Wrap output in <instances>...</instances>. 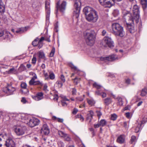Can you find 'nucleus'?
<instances>
[{"label":"nucleus","mask_w":147,"mask_h":147,"mask_svg":"<svg viewBox=\"0 0 147 147\" xmlns=\"http://www.w3.org/2000/svg\"><path fill=\"white\" fill-rule=\"evenodd\" d=\"M83 12L86 15V20L89 22L95 23L97 21L98 15L94 9L89 7H86L84 8Z\"/></svg>","instance_id":"nucleus-1"},{"label":"nucleus","mask_w":147,"mask_h":147,"mask_svg":"<svg viewBox=\"0 0 147 147\" xmlns=\"http://www.w3.org/2000/svg\"><path fill=\"white\" fill-rule=\"evenodd\" d=\"M112 32L116 36L120 37H123L125 32L123 28L118 23H114L112 24Z\"/></svg>","instance_id":"nucleus-2"},{"label":"nucleus","mask_w":147,"mask_h":147,"mask_svg":"<svg viewBox=\"0 0 147 147\" xmlns=\"http://www.w3.org/2000/svg\"><path fill=\"white\" fill-rule=\"evenodd\" d=\"M123 18L126 23L127 22L130 23H133L134 22H136L134 16L133 15H132L129 11H125L124 12Z\"/></svg>","instance_id":"nucleus-3"},{"label":"nucleus","mask_w":147,"mask_h":147,"mask_svg":"<svg viewBox=\"0 0 147 147\" xmlns=\"http://www.w3.org/2000/svg\"><path fill=\"white\" fill-rule=\"evenodd\" d=\"M86 41L88 45L92 46L94 43L95 37L94 35L91 33L86 34Z\"/></svg>","instance_id":"nucleus-4"},{"label":"nucleus","mask_w":147,"mask_h":147,"mask_svg":"<svg viewBox=\"0 0 147 147\" xmlns=\"http://www.w3.org/2000/svg\"><path fill=\"white\" fill-rule=\"evenodd\" d=\"M81 3L80 0H76L75 1L74 7L75 10L74 11V15L75 17L78 18L79 16L80 9Z\"/></svg>","instance_id":"nucleus-5"},{"label":"nucleus","mask_w":147,"mask_h":147,"mask_svg":"<svg viewBox=\"0 0 147 147\" xmlns=\"http://www.w3.org/2000/svg\"><path fill=\"white\" fill-rule=\"evenodd\" d=\"M66 2L65 1H63L61 4H59V2L57 3L56 5L57 10L56 12V15H57L58 10L59 11L62 13L64 12L66 9Z\"/></svg>","instance_id":"nucleus-6"},{"label":"nucleus","mask_w":147,"mask_h":147,"mask_svg":"<svg viewBox=\"0 0 147 147\" xmlns=\"http://www.w3.org/2000/svg\"><path fill=\"white\" fill-rule=\"evenodd\" d=\"M133 15L136 19V23L138 22L140 18L139 8L138 5H135L134 6L132 10Z\"/></svg>","instance_id":"nucleus-7"},{"label":"nucleus","mask_w":147,"mask_h":147,"mask_svg":"<svg viewBox=\"0 0 147 147\" xmlns=\"http://www.w3.org/2000/svg\"><path fill=\"white\" fill-rule=\"evenodd\" d=\"M15 90V88L10 84H8L7 86L4 87L3 89V92L8 95L12 94Z\"/></svg>","instance_id":"nucleus-8"},{"label":"nucleus","mask_w":147,"mask_h":147,"mask_svg":"<svg viewBox=\"0 0 147 147\" xmlns=\"http://www.w3.org/2000/svg\"><path fill=\"white\" fill-rule=\"evenodd\" d=\"M102 42H104V43H102V44L104 46L105 45H107L109 47H114L113 42L110 38L106 36L105 37ZM102 43H103V42Z\"/></svg>","instance_id":"nucleus-9"},{"label":"nucleus","mask_w":147,"mask_h":147,"mask_svg":"<svg viewBox=\"0 0 147 147\" xmlns=\"http://www.w3.org/2000/svg\"><path fill=\"white\" fill-rule=\"evenodd\" d=\"M117 59V57L116 56L113 55L108 57H100V61H104L106 62L108 61H113Z\"/></svg>","instance_id":"nucleus-10"},{"label":"nucleus","mask_w":147,"mask_h":147,"mask_svg":"<svg viewBox=\"0 0 147 147\" xmlns=\"http://www.w3.org/2000/svg\"><path fill=\"white\" fill-rule=\"evenodd\" d=\"M26 129L24 126L18 127L15 129V132L18 136L22 135L24 133Z\"/></svg>","instance_id":"nucleus-11"},{"label":"nucleus","mask_w":147,"mask_h":147,"mask_svg":"<svg viewBox=\"0 0 147 147\" xmlns=\"http://www.w3.org/2000/svg\"><path fill=\"white\" fill-rule=\"evenodd\" d=\"M37 78V76L36 74L33 76L29 82L30 85H39L42 86V84L39 81H35V80Z\"/></svg>","instance_id":"nucleus-12"},{"label":"nucleus","mask_w":147,"mask_h":147,"mask_svg":"<svg viewBox=\"0 0 147 147\" xmlns=\"http://www.w3.org/2000/svg\"><path fill=\"white\" fill-rule=\"evenodd\" d=\"M39 121L37 119L32 118L29 120V121L26 123L31 127H33L37 125L39 123Z\"/></svg>","instance_id":"nucleus-13"},{"label":"nucleus","mask_w":147,"mask_h":147,"mask_svg":"<svg viewBox=\"0 0 147 147\" xmlns=\"http://www.w3.org/2000/svg\"><path fill=\"white\" fill-rule=\"evenodd\" d=\"M45 8L46 12V20H49L50 16V5L49 3L46 1L45 2Z\"/></svg>","instance_id":"nucleus-14"},{"label":"nucleus","mask_w":147,"mask_h":147,"mask_svg":"<svg viewBox=\"0 0 147 147\" xmlns=\"http://www.w3.org/2000/svg\"><path fill=\"white\" fill-rule=\"evenodd\" d=\"M126 24L127 30L130 33H134L135 32L134 23H130L127 22Z\"/></svg>","instance_id":"nucleus-15"},{"label":"nucleus","mask_w":147,"mask_h":147,"mask_svg":"<svg viewBox=\"0 0 147 147\" xmlns=\"http://www.w3.org/2000/svg\"><path fill=\"white\" fill-rule=\"evenodd\" d=\"M41 133L47 135L49 133V129L46 124L44 125L40 130Z\"/></svg>","instance_id":"nucleus-16"},{"label":"nucleus","mask_w":147,"mask_h":147,"mask_svg":"<svg viewBox=\"0 0 147 147\" xmlns=\"http://www.w3.org/2000/svg\"><path fill=\"white\" fill-rule=\"evenodd\" d=\"M112 2H111L110 1H105L104 3L102 5H103L105 7H111L114 4L115 2V0H111Z\"/></svg>","instance_id":"nucleus-17"},{"label":"nucleus","mask_w":147,"mask_h":147,"mask_svg":"<svg viewBox=\"0 0 147 147\" xmlns=\"http://www.w3.org/2000/svg\"><path fill=\"white\" fill-rule=\"evenodd\" d=\"M43 98V94L42 92H38L36 96H34L33 98L34 100L38 101L42 99Z\"/></svg>","instance_id":"nucleus-18"},{"label":"nucleus","mask_w":147,"mask_h":147,"mask_svg":"<svg viewBox=\"0 0 147 147\" xmlns=\"http://www.w3.org/2000/svg\"><path fill=\"white\" fill-rule=\"evenodd\" d=\"M140 94V95L142 96H144L147 94V88H144L141 90L138 91L137 94Z\"/></svg>","instance_id":"nucleus-19"},{"label":"nucleus","mask_w":147,"mask_h":147,"mask_svg":"<svg viewBox=\"0 0 147 147\" xmlns=\"http://www.w3.org/2000/svg\"><path fill=\"white\" fill-rule=\"evenodd\" d=\"M21 87L24 89L21 90V91L24 93L25 94L28 92V90L26 89L27 84L24 82L22 83L21 85Z\"/></svg>","instance_id":"nucleus-20"},{"label":"nucleus","mask_w":147,"mask_h":147,"mask_svg":"<svg viewBox=\"0 0 147 147\" xmlns=\"http://www.w3.org/2000/svg\"><path fill=\"white\" fill-rule=\"evenodd\" d=\"M125 137L124 135H121L118 138L117 140V141L119 143H123L125 141Z\"/></svg>","instance_id":"nucleus-21"},{"label":"nucleus","mask_w":147,"mask_h":147,"mask_svg":"<svg viewBox=\"0 0 147 147\" xmlns=\"http://www.w3.org/2000/svg\"><path fill=\"white\" fill-rule=\"evenodd\" d=\"M104 104L105 106H108L112 102L111 99L109 97L107 98L104 99Z\"/></svg>","instance_id":"nucleus-22"},{"label":"nucleus","mask_w":147,"mask_h":147,"mask_svg":"<svg viewBox=\"0 0 147 147\" xmlns=\"http://www.w3.org/2000/svg\"><path fill=\"white\" fill-rule=\"evenodd\" d=\"M5 11V7L1 0H0V13H3Z\"/></svg>","instance_id":"nucleus-23"},{"label":"nucleus","mask_w":147,"mask_h":147,"mask_svg":"<svg viewBox=\"0 0 147 147\" xmlns=\"http://www.w3.org/2000/svg\"><path fill=\"white\" fill-rule=\"evenodd\" d=\"M15 143L13 140L11 139H9L7 140L5 144L7 147H9L10 146Z\"/></svg>","instance_id":"nucleus-24"},{"label":"nucleus","mask_w":147,"mask_h":147,"mask_svg":"<svg viewBox=\"0 0 147 147\" xmlns=\"http://www.w3.org/2000/svg\"><path fill=\"white\" fill-rule=\"evenodd\" d=\"M27 30L26 27H22L18 29V30L16 31V32L19 34H21Z\"/></svg>","instance_id":"nucleus-25"},{"label":"nucleus","mask_w":147,"mask_h":147,"mask_svg":"<svg viewBox=\"0 0 147 147\" xmlns=\"http://www.w3.org/2000/svg\"><path fill=\"white\" fill-rule=\"evenodd\" d=\"M94 113L92 111H89V113L87 115L86 118L87 120L90 119L91 120L92 118V117L93 116Z\"/></svg>","instance_id":"nucleus-26"},{"label":"nucleus","mask_w":147,"mask_h":147,"mask_svg":"<svg viewBox=\"0 0 147 147\" xmlns=\"http://www.w3.org/2000/svg\"><path fill=\"white\" fill-rule=\"evenodd\" d=\"M38 57L40 59H44L45 58V54L42 51H39L38 53Z\"/></svg>","instance_id":"nucleus-27"},{"label":"nucleus","mask_w":147,"mask_h":147,"mask_svg":"<svg viewBox=\"0 0 147 147\" xmlns=\"http://www.w3.org/2000/svg\"><path fill=\"white\" fill-rule=\"evenodd\" d=\"M117 99L118 100V102L117 103V105L120 106L122 105L123 104V101L122 100V98L118 96Z\"/></svg>","instance_id":"nucleus-28"},{"label":"nucleus","mask_w":147,"mask_h":147,"mask_svg":"<svg viewBox=\"0 0 147 147\" xmlns=\"http://www.w3.org/2000/svg\"><path fill=\"white\" fill-rule=\"evenodd\" d=\"M141 3L143 9L146 8L147 6V0H141Z\"/></svg>","instance_id":"nucleus-29"},{"label":"nucleus","mask_w":147,"mask_h":147,"mask_svg":"<svg viewBox=\"0 0 147 147\" xmlns=\"http://www.w3.org/2000/svg\"><path fill=\"white\" fill-rule=\"evenodd\" d=\"M100 126L104 127L105 126L107 123V122L104 119H101L99 122Z\"/></svg>","instance_id":"nucleus-30"},{"label":"nucleus","mask_w":147,"mask_h":147,"mask_svg":"<svg viewBox=\"0 0 147 147\" xmlns=\"http://www.w3.org/2000/svg\"><path fill=\"white\" fill-rule=\"evenodd\" d=\"M81 79L80 78L76 77L74 79V83L76 85H77L79 83L80 80Z\"/></svg>","instance_id":"nucleus-31"},{"label":"nucleus","mask_w":147,"mask_h":147,"mask_svg":"<svg viewBox=\"0 0 147 147\" xmlns=\"http://www.w3.org/2000/svg\"><path fill=\"white\" fill-rule=\"evenodd\" d=\"M58 135L61 137L63 138L65 135H66V134L63 131H58Z\"/></svg>","instance_id":"nucleus-32"},{"label":"nucleus","mask_w":147,"mask_h":147,"mask_svg":"<svg viewBox=\"0 0 147 147\" xmlns=\"http://www.w3.org/2000/svg\"><path fill=\"white\" fill-rule=\"evenodd\" d=\"M69 65L72 69H73L75 71H78V69L77 67L75 66L72 63H70L69 64Z\"/></svg>","instance_id":"nucleus-33"},{"label":"nucleus","mask_w":147,"mask_h":147,"mask_svg":"<svg viewBox=\"0 0 147 147\" xmlns=\"http://www.w3.org/2000/svg\"><path fill=\"white\" fill-rule=\"evenodd\" d=\"M142 128V127L141 126V124H139L135 129L136 132H138L141 131Z\"/></svg>","instance_id":"nucleus-34"},{"label":"nucleus","mask_w":147,"mask_h":147,"mask_svg":"<svg viewBox=\"0 0 147 147\" xmlns=\"http://www.w3.org/2000/svg\"><path fill=\"white\" fill-rule=\"evenodd\" d=\"M87 102L88 104L91 106H92L95 103V102L93 99H88L87 100Z\"/></svg>","instance_id":"nucleus-35"},{"label":"nucleus","mask_w":147,"mask_h":147,"mask_svg":"<svg viewBox=\"0 0 147 147\" xmlns=\"http://www.w3.org/2000/svg\"><path fill=\"white\" fill-rule=\"evenodd\" d=\"M55 49L54 47L52 48V50L49 55L50 57H52L53 56L55 53Z\"/></svg>","instance_id":"nucleus-36"},{"label":"nucleus","mask_w":147,"mask_h":147,"mask_svg":"<svg viewBox=\"0 0 147 147\" xmlns=\"http://www.w3.org/2000/svg\"><path fill=\"white\" fill-rule=\"evenodd\" d=\"M53 119L54 120L57 119L58 122L61 123H62L63 121V119L59 118H57V117L55 116H53Z\"/></svg>","instance_id":"nucleus-37"},{"label":"nucleus","mask_w":147,"mask_h":147,"mask_svg":"<svg viewBox=\"0 0 147 147\" xmlns=\"http://www.w3.org/2000/svg\"><path fill=\"white\" fill-rule=\"evenodd\" d=\"M65 140L67 141H69L71 140V138L69 135L66 134V135H65V136L63 138Z\"/></svg>","instance_id":"nucleus-38"},{"label":"nucleus","mask_w":147,"mask_h":147,"mask_svg":"<svg viewBox=\"0 0 147 147\" xmlns=\"http://www.w3.org/2000/svg\"><path fill=\"white\" fill-rule=\"evenodd\" d=\"M93 86L94 87L96 88L97 89H100L102 87V86L98 84L96 82L94 83L93 84Z\"/></svg>","instance_id":"nucleus-39"},{"label":"nucleus","mask_w":147,"mask_h":147,"mask_svg":"<svg viewBox=\"0 0 147 147\" xmlns=\"http://www.w3.org/2000/svg\"><path fill=\"white\" fill-rule=\"evenodd\" d=\"M136 137L135 136H132L131 137V143L132 144L133 142H135L136 141Z\"/></svg>","instance_id":"nucleus-40"},{"label":"nucleus","mask_w":147,"mask_h":147,"mask_svg":"<svg viewBox=\"0 0 147 147\" xmlns=\"http://www.w3.org/2000/svg\"><path fill=\"white\" fill-rule=\"evenodd\" d=\"M119 11L117 9H115L114 10L113 13L114 16L116 17L119 14Z\"/></svg>","instance_id":"nucleus-41"},{"label":"nucleus","mask_w":147,"mask_h":147,"mask_svg":"<svg viewBox=\"0 0 147 147\" xmlns=\"http://www.w3.org/2000/svg\"><path fill=\"white\" fill-rule=\"evenodd\" d=\"M38 39H35L32 42V44L34 46H36L38 45Z\"/></svg>","instance_id":"nucleus-42"},{"label":"nucleus","mask_w":147,"mask_h":147,"mask_svg":"<svg viewBox=\"0 0 147 147\" xmlns=\"http://www.w3.org/2000/svg\"><path fill=\"white\" fill-rule=\"evenodd\" d=\"M117 118V115L116 114H114L111 115V120L114 121Z\"/></svg>","instance_id":"nucleus-43"},{"label":"nucleus","mask_w":147,"mask_h":147,"mask_svg":"<svg viewBox=\"0 0 147 147\" xmlns=\"http://www.w3.org/2000/svg\"><path fill=\"white\" fill-rule=\"evenodd\" d=\"M63 83L60 80H58L57 82V83L58 85V86L60 88L62 87Z\"/></svg>","instance_id":"nucleus-44"},{"label":"nucleus","mask_w":147,"mask_h":147,"mask_svg":"<svg viewBox=\"0 0 147 147\" xmlns=\"http://www.w3.org/2000/svg\"><path fill=\"white\" fill-rule=\"evenodd\" d=\"M49 76L50 79L51 80H53L55 78V75L53 73H50Z\"/></svg>","instance_id":"nucleus-45"},{"label":"nucleus","mask_w":147,"mask_h":147,"mask_svg":"<svg viewBox=\"0 0 147 147\" xmlns=\"http://www.w3.org/2000/svg\"><path fill=\"white\" fill-rule=\"evenodd\" d=\"M147 121V118H143L140 124H141V126L142 124H144Z\"/></svg>","instance_id":"nucleus-46"},{"label":"nucleus","mask_w":147,"mask_h":147,"mask_svg":"<svg viewBox=\"0 0 147 147\" xmlns=\"http://www.w3.org/2000/svg\"><path fill=\"white\" fill-rule=\"evenodd\" d=\"M15 70V68H12L9 69L7 72L8 74H10L13 73Z\"/></svg>","instance_id":"nucleus-47"},{"label":"nucleus","mask_w":147,"mask_h":147,"mask_svg":"<svg viewBox=\"0 0 147 147\" xmlns=\"http://www.w3.org/2000/svg\"><path fill=\"white\" fill-rule=\"evenodd\" d=\"M96 112L97 116L98 117V118L99 119L100 116L102 115V113L100 111H96Z\"/></svg>","instance_id":"nucleus-48"},{"label":"nucleus","mask_w":147,"mask_h":147,"mask_svg":"<svg viewBox=\"0 0 147 147\" xmlns=\"http://www.w3.org/2000/svg\"><path fill=\"white\" fill-rule=\"evenodd\" d=\"M76 99L77 101H82L83 100L84 98L81 97H76Z\"/></svg>","instance_id":"nucleus-49"},{"label":"nucleus","mask_w":147,"mask_h":147,"mask_svg":"<svg viewBox=\"0 0 147 147\" xmlns=\"http://www.w3.org/2000/svg\"><path fill=\"white\" fill-rule=\"evenodd\" d=\"M36 61V59L35 56L34 55L33 56V57L32 59V63L33 64H35Z\"/></svg>","instance_id":"nucleus-50"},{"label":"nucleus","mask_w":147,"mask_h":147,"mask_svg":"<svg viewBox=\"0 0 147 147\" xmlns=\"http://www.w3.org/2000/svg\"><path fill=\"white\" fill-rule=\"evenodd\" d=\"M60 79L61 81H62L63 82H65V79L64 76L63 75H61L60 77Z\"/></svg>","instance_id":"nucleus-51"},{"label":"nucleus","mask_w":147,"mask_h":147,"mask_svg":"<svg viewBox=\"0 0 147 147\" xmlns=\"http://www.w3.org/2000/svg\"><path fill=\"white\" fill-rule=\"evenodd\" d=\"M72 92L73 95H74L76 94V90L75 88H72Z\"/></svg>","instance_id":"nucleus-52"},{"label":"nucleus","mask_w":147,"mask_h":147,"mask_svg":"<svg viewBox=\"0 0 147 147\" xmlns=\"http://www.w3.org/2000/svg\"><path fill=\"white\" fill-rule=\"evenodd\" d=\"M53 97V99L55 101H57L58 100V96L57 94H55Z\"/></svg>","instance_id":"nucleus-53"},{"label":"nucleus","mask_w":147,"mask_h":147,"mask_svg":"<svg viewBox=\"0 0 147 147\" xmlns=\"http://www.w3.org/2000/svg\"><path fill=\"white\" fill-rule=\"evenodd\" d=\"M37 45L38 48L39 49L41 48L43 46L42 43V42H38V43Z\"/></svg>","instance_id":"nucleus-54"},{"label":"nucleus","mask_w":147,"mask_h":147,"mask_svg":"<svg viewBox=\"0 0 147 147\" xmlns=\"http://www.w3.org/2000/svg\"><path fill=\"white\" fill-rule=\"evenodd\" d=\"M102 93L100 92L99 90H97L95 92V94L98 95H101Z\"/></svg>","instance_id":"nucleus-55"},{"label":"nucleus","mask_w":147,"mask_h":147,"mask_svg":"<svg viewBox=\"0 0 147 147\" xmlns=\"http://www.w3.org/2000/svg\"><path fill=\"white\" fill-rule=\"evenodd\" d=\"M58 144L59 147H64V144L63 142H59L58 143Z\"/></svg>","instance_id":"nucleus-56"},{"label":"nucleus","mask_w":147,"mask_h":147,"mask_svg":"<svg viewBox=\"0 0 147 147\" xmlns=\"http://www.w3.org/2000/svg\"><path fill=\"white\" fill-rule=\"evenodd\" d=\"M3 34L4 32L3 30L1 28H0V37L3 36Z\"/></svg>","instance_id":"nucleus-57"},{"label":"nucleus","mask_w":147,"mask_h":147,"mask_svg":"<svg viewBox=\"0 0 147 147\" xmlns=\"http://www.w3.org/2000/svg\"><path fill=\"white\" fill-rule=\"evenodd\" d=\"M100 126V125L99 122L97 124L94 125V127L95 128H98Z\"/></svg>","instance_id":"nucleus-58"},{"label":"nucleus","mask_w":147,"mask_h":147,"mask_svg":"<svg viewBox=\"0 0 147 147\" xmlns=\"http://www.w3.org/2000/svg\"><path fill=\"white\" fill-rule=\"evenodd\" d=\"M78 110L77 109L75 108L72 112L73 114H76L78 112Z\"/></svg>","instance_id":"nucleus-59"},{"label":"nucleus","mask_w":147,"mask_h":147,"mask_svg":"<svg viewBox=\"0 0 147 147\" xmlns=\"http://www.w3.org/2000/svg\"><path fill=\"white\" fill-rule=\"evenodd\" d=\"M62 105L63 106H66L67 105L66 102L64 101V100H62L61 101Z\"/></svg>","instance_id":"nucleus-60"},{"label":"nucleus","mask_w":147,"mask_h":147,"mask_svg":"<svg viewBox=\"0 0 147 147\" xmlns=\"http://www.w3.org/2000/svg\"><path fill=\"white\" fill-rule=\"evenodd\" d=\"M102 93V94H101V96L103 98L106 97L107 96V94L103 92Z\"/></svg>","instance_id":"nucleus-61"},{"label":"nucleus","mask_w":147,"mask_h":147,"mask_svg":"<svg viewBox=\"0 0 147 147\" xmlns=\"http://www.w3.org/2000/svg\"><path fill=\"white\" fill-rule=\"evenodd\" d=\"M107 0H99V1L100 3L102 5Z\"/></svg>","instance_id":"nucleus-62"},{"label":"nucleus","mask_w":147,"mask_h":147,"mask_svg":"<svg viewBox=\"0 0 147 147\" xmlns=\"http://www.w3.org/2000/svg\"><path fill=\"white\" fill-rule=\"evenodd\" d=\"M125 115L126 117L127 118H129L130 117V113L129 112H127L125 113Z\"/></svg>","instance_id":"nucleus-63"},{"label":"nucleus","mask_w":147,"mask_h":147,"mask_svg":"<svg viewBox=\"0 0 147 147\" xmlns=\"http://www.w3.org/2000/svg\"><path fill=\"white\" fill-rule=\"evenodd\" d=\"M130 82V80L129 78L125 80V83L127 84H129Z\"/></svg>","instance_id":"nucleus-64"}]
</instances>
